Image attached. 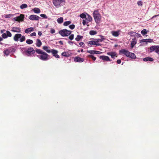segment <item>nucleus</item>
<instances>
[{"label":"nucleus","mask_w":159,"mask_h":159,"mask_svg":"<svg viewBox=\"0 0 159 159\" xmlns=\"http://www.w3.org/2000/svg\"><path fill=\"white\" fill-rule=\"evenodd\" d=\"M119 54L120 55H125L128 57L132 59H135L136 58V56L134 53L130 52L125 49H121L119 51Z\"/></svg>","instance_id":"f257e3e1"},{"label":"nucleus","mask_w":159,"mask_h":159,"mask_svg":"<svg viewBox=\"0 0 159 159\" xmlns=\"http://www.w3.org/2000/svg\"><path fill=\"white\" fill-rule=\"evenodd\" d=\"M35 51L33 48L30 47L25 50L24 55L27 57H31L35 53Z\"/></svg>","instance_id":"f03ea898"},{"label":"nucleus","mask_w":159,"mask_h":159,"mask_svg":"<svg viewBox=\"0 0 159 159\" xmlns=\"http://www.w3.org/2000/svg\"><path fill=\"white\" fill-rule=\"evenodd\" d=\"M95 21L96 23H98L100 21L101 16L100 14L97 11H94L93 14Z\"/></svg>","instance_id":"7ed1b4c3"},{"label":"nucleus","mask_w":159,"mask_h":159,"mask_svg":"<svg viewBox=\"0 0 159 159\" xmlns=\"http://www.w3.org/2000/svg\"><path fill=\"white\" fill-rule=\"evenodd\" d=\"M72 32L70 30H68L66 29H64L59 31V34L62 37L67 36L70 35Z\"/></svg>","instance_id":"20e7f679"},{"label":"nucleus","mask_w":159,"mask_h":159,"mask_svg":"<svg viewBox=\"0 0 159 159\" xmlns=\"http://www.w3.org/2000/svg\"><path fill=\"white\" fill-rule=\"evenodd\" d=\"M54 5L57 7H59L64 4V0H54L53 1Z\"/></svg>","instance_id":"39448f33"},{"label":"nucleus","mask_w":159,"mask_h":159,"mask_svg":"<svg viewBox=\"0 0 159 159\" xmlns=\"http://www.w3.org/2000/svg\"><path fill=\"white\" fill-rule=\"evenodd\" d=\"M105 39L104 38H102L100 39H95V41H91L88 42V44L91 45H94L97 46H100V44L99 42H102Z\"/></svg>","instance_id":"423d86ee"},{"label":"nucleus","mask_w":159,"mask_h":159,"mask_svg":"<svg viewBox=\"0 0 159 159\" xmlns=\"http://www.w3.org/2000/svg\"><path fill=\"white\" fill-rule=\"evenodd\" d=\"M37 56L40 59L43 61H46L49 59V56L47 53L44 52L42 54L40 55H37Z\"/></svg>","instance_id":"0eeeda50"},{"label":"nucleus","mask_w":159,"mask_h":159,"mask_svg":"<svg viewBox=\"0 0 159 159\" xmlns=\"http://www.w3.org/2000/svg\"><path fill=\"white\" fill-rule=\"evenodd\" d=\"M25 16L24 15L21 14L19 16L13 18L14 20L16 21H22L24 20Z\"/></svg>","instance_id":"6e6552de"},{"label":"nucleus","mask_w":159,"mask_h":159,"mask_svg":"<svg viewBox=\"0 0 159 159\" xmlns=\"http://www.w3.org/2000/svg\"><path fill=\"white\" fill-rule=\"evenodd\" d=\"M150 52L155 51V52L159 55V46H152L150 48Z\"/></svg>","instance_id":"1a4fd4ad"},{"label":"nucleus","mask_w":159,"mask_h":159,"mask_svg":"<svg viewBox=\"0 0 159 159\" xmlns=\"http://www.w3.org/2000/svg\"><path fill=\"white\" fill-rule=\"evenodd\" d=\"M14 49L10 48L5 50L3 52L7 56H8L10 53H12L14 51Z\"/></svg>","instance_id":"9d476101"},{"label":"nucleus","mask_w":159,"mask_h":159,"mask_svg":"<svg viewBox=\"0 0 159 159\" xmlns=\"http://www.w3.org/2000/svg\"><path fill=\"white\" fill-rule=\"evenodd\" d=\"M29 18L32 20H38L39 19L40 17L35 15H31L29 16Z\"/></svg>","instance_id":"9b49d317"},{"label":"nucleus","mask_w":159,"mask_h":159,"mask_svg":"<svg viewBox=\"0 0 159 159\" xmlns=\"http://www.w3.org/2000/svg\"><path fill=\"white\" fill-rule=\"evenodd\" d=\"M74 61L75 62H82L84 61V59L81 58L79 57H76L74 58Z\"/></svg>","instance_id":"f8f14e48"},{"label":"nucleus","mask_w":159,"mask_h":159,"mask_svg":"<svg viewBox=\"0 0 159 159\" xmlns=\"http://www.w3.org/2000/svg\"><path fill=\"white\" fill-rule=\"evenodd\" d=\"M11 31L13 32L20 33L21 32V30L19 27H14L12 28Z\"/></svg>","instance_id":"ddd939ff"},{"label":"nucleus","mask_w":159,"mask_h":159,"mask_svg":"<svg viewBox=\"0 0 159 159\" xmlns=\"http://www.w3.org/2000/svg\"><path fill=\"white\" fill-rule=\"evenodd\" d=\"M52 55L56 58H60V56L57 54L58 51L57 50L55 49H52Z\"/></svg>","instance_id":"4468645a"},{"label":"nucleus","mask_w":159,"mask_h":159,"mask_svg":"<svg viewBox=\"0 0 159 159\" xmlns=\"http://www.w3.org/2000/svg\"><path fill=\"white\" fill-rule=\"evenodd\" d=\"M21 36V34H16L13 37L14 40L16 42H17L19 41V39Z\"/></svg>","instance_id":"2eb2a0df"},{"label":"nucleus","mask_w":159,"mask_h":159,"mask_svg":"<svg viewBox=\"0 0 159 159\" xmlns=\"http://www.w3.org/2000/svg\"><path fill=\"white\" fill-rule=\"evenodd\" d=\"M99 58L100 59H102L103 60L105 61H111V60H110L109 57L107 56H100L99 57Z\"/></svg>","instance_id":"dca6fc26"},{"label":"nucleus","mask_w":159,"mask_h":159,"mask_svg":"<svg viewBox=\"0 0 159 159\" xmlns=\"http://www.w3.org/2000/svg\"><path fill=\"white\" fill-rule=\"evenodd\" d=\"M120 32V30L117 31H111V34L114 36L117 37L119 35Z\"/></svg>","instance_id":"f3484780"},{"label":"nucleus","mask_w":159,"mask_h":159,"mask_svg":"<svg viewBox=\"0 0 159 159\" xmlns=\"http://www.w3.org/2000/svg\"><path fill=\"white\" fill-rule=\"evenodd\" d=\"M137 43V40L136 38V37H134V38L132 40L131 43V47L133 48L135 45Z\"/></svg>","instance_id":"a211bd4d"},{"label":"nucleus","mask_w":159,"mask_h":159,"mask_svg":"<svg viewBox=\"0 0 159 159\" xmlns=\"http://www.w3.org/2000/svg\"><path fill=\"white\" fill-rule=\"evenodd\" d=\"M34 30V28L33 27H30L26 29L25 30V32L26 34H28Z\"/></svg>","instance_id":"6ab92c4d"},{"label":"nucleus","mask_w":159,"mask_h":159,"mask_svg":"<svg viewBox=\"0 0 159 159\" xmlns=\"http://www.w3.org/2000/svg\"><path fill=\"white\" fill-rule=\"evenodd\" d=\"M43 49L48 53L52 52V50H51L49 48V47L47 46H44L43 48Z\"/></svg>","instance_id":"aec40b11"},{"label":"nucleus","mask_w":159,"mask_h":159,"mask_svg":"<svg viewBox=\"0 0 159 159\" xmlns=\"http://www.w3.org/2000/svg\"><path fill=\"white\" fill-rule=\"evenodd\" d=\"M107 54L110 56L112 58H115V56H116V54L115 52H110L107 53Z\"/></svg>","instance_id":"412c9836"},{"label":"nucleus","mask_w":159,"mask_h":159,"mask_svg":"<svg viewBox=\"0 0 159 159\" xmlns=\"http://www.w3.org/2000/svg\"><path fill=\"white\" fill-rule=\"evenodd\" d=\"M143 60L144 61H153V59L150 57H148L143 58Z\"/></svg>","instance_id":"4be33fe9"},{"label":"nucleus","mask_w":159,"mask_h":159,"mask_svg":"<svg viewBox=\"0 0 159 159\" xmlns=\"http://www.w3.org/2000/svg\"><path fill=\"white\" fill-rule=\"evenodd\" d=\"M85 19L89 22H90L92 20V18L89 15L87 14H86V17Z\"/></svg>","instance_id":"5701e85b"},{"label":"nucleus","mask_w":159,"mask_h":159,"mask_svg":"<svg viewBox=\"0 0 159 159\" xmlns=\"http://www.w3.org/2000/svg\"><path fill=\"white\" fill-rule=\"evenodd\" d=\"M42 43L40 39H37L36 45L38 47H40L42 45Z\"/></svg>","instance_id":"b1692460"},{"label":"nucleus","mask_w":159,"mask_h":159,"mask_svg":"<svg viewBox=\"0 0 159 159\" xmlns=\"http://www.w3.org/2000/svg\"><path fill=\"white\" fill-rule=\"evenodd\" d=\"M33 11L35 13L37 14L41 12L40 9L36 7L34 8L33 9Z\"/></svg>","instance_id":"393cba45"},{"label":"nucleus","mask_w":159,"mask_h":159,"mask_svg":"<svg viewBox=\"0 0 159 159\" xmlns=\"http://www.w3.org/2000/svg\"><path fill=\"white\" fill-rule=\"evenodd\" d=\"M57 21L59 24H61L63 21V18L62 17L58 18L57 20Z\"/></svg>","instance_id":"a878e982"},{"label":"nucleus","mask_w":159,"mask_h":159,"mask_svg":"<svg viewBox=\"0 0 159 159\" xmlns=\"http://www.w3.org/2000/svg\"><path fill=\"white\" fill-rule=\"evenodd\" d=\"M83 36L81 35H77V37L75 38V40L77 41H79L80 39H82Z\"/></svg>","instance_id":"bb28decb"},{"label":"nucleus","mask_w":159,"mask_h":159,"mask_svg":"<svg viewBox=\"0 0 159 159\" xmlns=\"http://www.w3.org/2000/svg\"><path fill=\"white\" fill-rule=\"evenodd\" d=\"M152 40L150 39H143L140 40V42H146V43L147 42H151V41H150V40Z\"/></svg>","instance_id":"cd10ccee"},{"label":"nucleus","mask_w":159,"mask_h":159,"mask_svg":"<svg viewBox=\"0 0 159 159\" xmlns=\"http://www.w3.org/2000/svg\"><path fill=\"white\" fill-rule=\"evenodd\" d=\"M35 51L36 53L39 54H42L44 52H43L42 50L40 49H36Z\"/></svg>","instance_id":"c85d7f7f"},{"label":"nucleus","mask_w":159,"mask_h":159,"mask_svg":"<svg viewBox=\"0 0 159 159\" xmlns=\"http://www.w3.org/2000/svg\"><path fill=\"white\" fill-rule=\"evenodd\" d=\"M25 36L24 35L22 36L21 35V36L19 39V41L20 42H22L24 41L25 40Z\"/></svg>","instance_id":"c756f323"},{"label":"nucleus","mask_w":159,"mask_h":159,"mask_svg":"<svg viewBox=\"0 0 159 159\" xmlns=\"http://www.w3.org/2000/svg\"><path fill=\"white\" fill-rule=\"evenodd\" d=\"M128 34L129 35H130L131 36H135V35H136V32H135L133 31H130V32H129L128 33Z\"/></svg>","instance_id":"7c9ffc66"},{"label":"nucleus","mask_w":159,"mask_h":159,"mask_svg":"<svg viewBox=\"0 0 159 159\" xmlns=\"http://www.w3.org/2000/svg\"><path fill=\"white\" fill-rule=\"evenodd\" d=\"M26 43L28 44H31L33 43V41L32 40L30 39H27L26 40Z\"/></svg>","instance_id":"2f4dec72"},{"label":"nucleus","mask_w":159,"mask_h":159,"mask_svg":"<svg viewBox=\"0 0 159 159\" xmlns=\"http://www.w3.org/2000/svg\"><path fill=\"white\" fill-rule=\"evenodd\" d=\"M71 23V22L70 21H66L64 23L63 25L65 26H67Z\"/></svg>","instance_id":"473e14b6"},{"label":"nucleus","mask_w":159,"mask_h":159,"mask_svg":"<svg viewBox=\"0 0 159 159\" xmlns=\"http://www.w3.org/2000/svg\"><path fill=\"white\" fill-rule=\"evenodd\" d=\"M27 7V5L26 4H23L20 5V7L21 9H24Z\"/></svg>","instance_id":"72a5a7b5"},{"label":"nucleus","mask_w":159,"mask_h":159,"mask_svg":"<svg viewBox=\"0 0 159 159\" xmlns=\"http://www.w3.org/2000/svg\"><path fill=\"white\" fill-rule=\"evenodd\" d=\"M89 34L90 35H93L96 34H97V32L94 30H91L90 31Z\"/></svg>","instance_id":"f704fd0d"},{"label":"nucleus","mask_w":159,"mask_h":159,"mask_svg":"<svg viewBox=\"0 0 159 159\" xmlns=\"http://www.w3.org/2000/svg\"><path fill=\"white\" fill-rule=\"evenodd\" d=\"M87 52L91 54H95V50H87Z\"/></svg>","instance_id":"c9c22d12"},{"label":"nucleus","mask_w":159,"mask_h":159,"mask_svg":"<svg viewBox=\"0 0 159 159\" xmlns=\"http://www.w3.org/2000/svg\"><path fill=\"white\" fill-rule=\"evenodd\" d=\"M141 34L143 35H145L147 34V31L146 29H144L141 31Z\"/></svg>","instance_id":"e433bc0d"},{"label":"nucleus","mask_w":159,"mask_h":159,"mask_svg":"<svg viewBox=\"0 0 159 159\" xmlns=\"http://www.w3.org/2000/svg\"><path fill=\"white\" fill-rule=\"evenodd\" d=\"M6 34L7 36V37H11L12 36V34L11 33L8 31H6Z\"/></svg>","instance_id":"4c0bfd02"},{"label":"nucleus","mask_w":159,"mask_h":159,"mask_svg":"<svg viewBox=\"0 0 159 159\" xmlns=\"http://www.w3.org/2000/svg\"><path fill=\"white\" fill-rule=\"evenodd\" d=\"M89 21H86L85 20H83L82 21V23L84 25H87Z\"/></svg>","instance_id":"58836bf2"},{"label":"nucleus","mask_w":159,"mask_h":159,"mask_svg":"<svg viewBox=\"0 0 159 159\" xmlns=\"http://www.w3.org/2000/svg\"><path fill=\"white\" fill-rule=\"evenodd\" d=\"M80 17L82 19L85 18L86 17V15L84 13H82L80 15Z\"/></svg>","instance_id":"ea45409f"},{"label":"nucleus","mask_w":159,"mask_h":159,"mask_svg":"<svg viewBox=\"0 0 159 159\" xmlns=\"http://www.w3.org/2000/svg\"><path fill=\"white\" fill-rule=\"evenodd\" d=\"M61 55L65 57H68L69 56L68 54L66 52H63L62 53Z\"/></svg>","instance_id":"a19ab883"},{"label":"nucleus","mask_w":159,"mask_h":159,"mask_svg":"<svg viewBox=\"0 0 159 159\" xmlns=\"http://www.w3.org/2000/svg\"><path fill=\"white\" fill-rule=\"evenodd\" d=\"M74 34H71L69 37V39L70 40H72L74 39Z\"/></svg>","instance_id":"79ce46f5"},{"label":"nucleus","mask_w":159,"mask_h":159,"mask_svg":"<svg viewBox=\"0 0 159 159\" xmlns=\"http://www.w3.org/2000/svg\"><path fill=\"white\" fill-rule=\"evenodd\" d=\"M2 36L3 39H6L7 38V34L5 33H3L2 34Z\"/></svg>","instance_id":"37998d69"},{"label":"nucleus","mask_w":159,"mask_h":159,"mask_svg":"<svg viewBox=\"0 0 159 159\" xmlns=\"http://www.w3.org/2000/svg\"><path fill=\"white\" fill-rule=\"evenodd\" d=\"M75 26L74 25L72 24V25H70L69 26V28L71 30H73L74 29Z\"/></svg>","instance_id":"c03bdc74"},{"label":"nucleus","mask_w":159,"mask_h":159,"mask_svg":"<svg viewBox=\"0 0 159 159\" xmlns=\"http://www.w3.org/2000/svg\"><path fill=\"white\" fill-rule=\"evenodd\" d=\"M40 16L41 17H43L45 19H47V17H48L45 14H40Z\"/></svg>","instance_id":"a18cd8bd"},{"label":"nucleus","mask_w":159,"mask_h":159,"mask_svg":"<svg viewBox=\"0 0 159 159\" xmlns=\"http://www.w3.org/2000/svg\"><path fill=\"white\" fill-rule=\"evenodd\" d=\"M68 43L69 44H70V45H72V44L73 43H74L75 45L78 46V45L76 43H74V42H72V41H68Z\"/></svg>","instance_id":"49530a36"},{"label":"nucleus","mask_w":159,"mask_h":159,"mask_svg":"<svg viewBox=\"0 0 159 159\" xmlns=\"http://www.w3.org/2000/svg\"><path fill=\"white\" fill-rule=\"evenodd\" d=\"M136 35H135V37H136L137 38H138L140 37L141 36V34H138L136 33Z\"/></svg>","instance_id":"de8ad7c7"},{"label":"nucleus","mask_w":159,"mask_h":159,"mask_svg":"<svg viewBox=\"0 0 159 159\" xmlns=\"http://www.w3.org/2000/svg\"><path fill=\"white\" fill-rule=\"evenodd\" d=\"M102 52L100 51H95V54H100Z\"/></svg>","instance_id":"09e8293b"},{"label":"nucleus","mask_w":159,"mask_h":159,"mask_svg":"<svg viewBox=\"0 0 159 159\" xmlns=\"http://www.w3.org/2000/svg\"><path fill=\"white\" fill-rule=\"evenodd\" d=\"M137 4L141 6L142 5V2L141 1H138L137 2Z\"/></svg>","instance_id":"8fccbe9b"},{"label":"nucleus","mask_w":159,"mask_h":159,"mask_svg":"<svg viewBox=\"0 0 159 159\" xmlns=\"http://www.w3.org/2000/svg\"><path fill=\"white\" fill-rule=\"evenodd\" d=\"M50 32L52 34H54L55 32V31L54 29H52L51 30Z\"/></svg>","instance_id":"3c124183"},{"label":"nucleus","mask_w":159,"mask_h":159,"mask_svg":"<svg viewBox=\"0 0 159 159\" xmlns=\"http://www.w3.org/2000/svg\"><path fill=\"white\" fill-rule=\"evenodd\" d=\"M31 36H35L36 35V33L35 32H33L30 34Z\"/></svg>","instance_id":"603ef678"},{"label":"nucleus","mask_w":159,"mask_h":159,"mask_svg":"<svg viewBox=\"0 0 159 159\" xmlns=\"http://www.w3.org/2000/svg\"><path fill=\"white\" fill-rule=\"evenodd\" d=\"M79 44L81 47H83V46L84 45V43L83 42H81L79 43Z\"/></svg>","instance_id":"864d4df0"},{"label":"nucleus","mask_w":159,"mask_h":159,"mask_svg":"<svg viewBox=\"0 0 159 159\" xmlns=\"http://www.w3.org/2000/svg\"><path fill=\"white\" fill-rule=\"evenodd\" d=\"M118 64H120L121 62V61L120 59L118 60L117 61Z\"/></svg>","instance_id":"5fc2aeb1"},{"label":"nucleus","mask_w":159,"mask_h":159,"mask_svg":"<svg viewBox=\"0 0 159 159\" xmlns=\"http://www.w3.org/2000/svg\"><path fill=\"white\" fill-rule=\"evenodd\" d=\"M38 35L39 36H41L42 34V33L41 31H39L38 32Z\"/></svg>","instance_id":"6e6d98bb"},{"label":"nucleus","mask_w":159,"mask_h":159,"mask_svg":"<svg viewBox=\"0 0 159 159\" xmlns=\"http://www.w3.org/2000/svg\"><path fill=\"white\" fill-rule=\"evenodd\" d=\"M59 43H60L61 45L63 44V42L62 41H59Z\"/></svg>","instance_id":"4d7b16f0"},{"label":"nucleus","mask_w":159,"mask_h":159,"mask_svg":"<svg viewBox=\"0 0 159 159\" xmlns=\"http://www.w3.org/2000/svg\"><path fill=\"white\" fill-rule=\"evenodd\" d=\"M92 59H93V60L95 61L96 59V57L93 56L92 57Z\"/></svg>","instance_id":"13d9d810"},{"label":"nucleus","mask_w":159,"mask_h":159,"mask_svg":"<svg viewBox=\"0 0 159 159\" xmlns=\"http://www.w3.org/2000/svg\"><path fill=\"white\" fill-rule=\"evenodd\" d=\"M88 56L89 57L92 58V57L93 56L92 55H89Z\"/></svg>","instance_id":"bf43d9fd"},{"label":"nucleus","mask_w":159,"mask_h":159,"mask_svg":"<svg viewBox=\"0 0 159 159\" xmlns=\"http://www.w3.org/2000/svg\"><path fill=\"white\" fill-rule=\"evenodd\" d=\"M5 30H1V33H3L4 32V31H5Z\"/></svg>","instance_id":"052dcab7"},{"label":"nucleus","mask_w":159,"mask_h":159,"mask_svg":"<svg viewBox=\"0 0 159 159\" xmlns=\"http://www.w3.org/2000/svg\"><path fill=\"white\" fill-rule=\"evenodd\" d=\"M3 40V39L1 37H0V42L2 41Z\"/></svg>","instance_id":"680f3d73"},{"label":"nucleus","mask_w":159,"mask_h":159,"mask_svg":"<svg viewBox=\"0 0 159 159\" xmlns=\"http://www.w3.org/2000/svg\"><path fill=\"white\" fill-rule=\"evenodd\" d=\"M80 52H84V50L83 49H81V50H80Z\"/></svg>","instance_id":"e2e57ef3"},{"label":"nucleus","mask_w":159,"mask_h":159,"mask_svg":"<svg viewBox=\"0 0 159 159\" xmlns=\"http://www.w3.org/2000/svg\"><path fill=\"white\" fill-rule=\"evenodd\" d=\"M0 44H2V43H0Z\"/></svg>","instance_id":"0e129e2a"},{"label":"nucleus","mask_w":159,"mask_h":159,"mask_svg":"<svg viewBox=\"0 0 159 159\" xmlns=\"http://www.w3.org/2000/svg\"><path fill=\"white\" fill-rule=\"evenodd\" d=\"M50 18H49V19H48V20H50Z\"/></svg>","instance_id":"69168bd1"},{"label":"nucleus","mask_w":159,"mask_h":159,"mask_svg":"<svg viewBox=\"0 0 159 159\" xmlns=\"http://www.w3.org/2000/svg\"><path fill=\"white\" fill-rule=\"evenodd\" d=\"M78 52H80V51H78Z\"/></svg>","instance_id":"338daca9"}]
</instances>
